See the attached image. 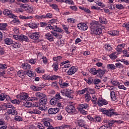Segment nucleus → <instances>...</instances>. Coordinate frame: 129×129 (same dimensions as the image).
<instances>
[{
  "mask_svg": "<svg viewBox=\"0 0 129 129\" xmlns=\"http://www.w3.org/2000/svg\"><path fill=\"white\" fill-rule=\"evenodd\" d=\"M35 95L36 97H38V98H40L41 99H42V98H44V97H46V95L44 94L43 93H36Z\"/></svg>",
  "mask_w": 129,
  "mask_h": 129,
  "instance_id": "obj_29",
  "label": "nucleus"
},
{
  "mask_svg": "<svg viewBox=\"0 0 129 129\" xmlns=\"http://www.w3.org/2000/svg\"><path fill=\"white\" fill-rule=\"evenodd\" d=\"M79 9L84 11L86 14H91V11L88 8H85L84 7H79Z\"/></svg>",
  "mask_w": 129,
  "mask_h": 129,
  "instance_id": "obj_27",
  "label": "nucleus"
},
{
  "mask_svg": "<svg viewBox=\"0 0 129 129\" xmlns=\"http://www.w3.org/2000/svg\"><path fill=\"white\" fill-rule=\"evenodd\" d=\"M11 102L14 103V104H20L21 101L18 99H16L11 101Z\"/></svg>",
  "mask_w": 129,
  "mask_h": 129,
  "instance_id": "obj_48",
  "label": "nucleus"
},
{
  "mask_svg": "<svg viewBox=\"0 0 129 129\" xmlns=\"http://www.w3.org/2000/svg\"><path fill=\"white\" fill-rule=\"evenodd\" d=\"M58 64L57 62H54L53 65L52 67L55 71V72H57L58 70H59V68H58Z\"/></svg>",
  "mask_w": 129,
  "mask_h": 129,
  "instance_id": "obj_37",
  "label": "nucleus"
},
{
  "mask_svg": "<svg viewBox=\"0 0 129 129\" xmlns=\"http://www.w3.org/2000/svg\"><path fill=\"white\" fill-rule=\"evenodd\" d=\"M105 47L106 50L107 51H111V50L112 49L111 48V46H110V45H109V44L105 45Z\"/></svg>",
  "mask_w": 129,
  "mask_h": 129,
  "instance_id": "obj_57",
  "label": "nucleus"
},
{
  "mask_svg": "<svg viewBox=\"0 0 129 129\" xmlns=\"http://www.w3.org/2000/svg\"><path fill=\"white\" fill-rule=\"evenodd\" d=\"M30 113L31 114H41V111L34 109L30 111Z\"/></svg>",
  "mask_w": 129,
  "mask_h": 129,
  "instance_id": "obj_33",
  "label": "nucleus"
},
{
  "mask_svg": "<svg viewBox=\"0 0 129 129\" xmlns=\"http://www.w3.org/2000/svg\"><path fill=\"white\" fill-rule=\"evenodd\" d=\"M8 111V112H9L10 114H12V115H17V114H18V111L16 110L15 107L14 108L12 107L11 109H9Z\"/></svg>",
  "mask_w": 129,
  "mask_h": 129,
  "instance_id": "obj_20",
  "label": "nucleus"
},
{
  "mask_svg": "<svg viewBox=\"0 0 129 129\" xmlns=\"http://www.w3.org/2000/svg\"><path fill=\"white\" fill-rule=\"evenodd\" d=\"M87 93H89V94H94L95 93V91L93 89L87 88Z\"/></svg>",
  "mask_w": 129,
  "mask_h": 129,
  "instance_id": "obj_36",
  "label": "nucleus"
},
{
  "mask_svg": "<svg viewBox=\"0 0 129 129\" xmlns=\"http://www.w3.org/2000/svg\"><path fill=\"white\" fill-rule=\"evenodd\" d=\"M7 64L0 63V69H3V70H5V69H7Z\"/></svg>",
  "mask_w": 129,
  "mask_h": 129,
  "instance_id": "obj_58",
  "label": "nucleus"
},
{
  "mask_svg": "<svg viewBox=\"0 0 129 129\" xmlns=\"http://www.w3.org/2000/svg\"><path fill=\"white\" fill-rule=\"evenodd\" d=\"M77 123L79 126L81 127H84V128L88 129V125L85 122L84 119H79L77 121Z\"/></svg>",
  "mask_w": 129,
  "mask_h": 129,
  "instance_id": "obj_6",
  "label": "nucleus"
},
{
  "mask_svg": "<svg viewBox=\"0 0 129 129\" xmlns=\"http://www.w3.org/2000/svg\"><path fill=\"white\" fill-rule=\"evenodd\" d=\"M99 21L101 24H105V19L103 17H100Z\"/></svg>",
  "mask_w": 129,
  "mask_h": 129,
  "instance_id": "obj_63",
  "label": "nucleus"
},
{
  "mask_svg": "<svg viewBox=\"0 0 129 129\" xmlns=\"http://www.w3.org/2000/svg\"><path fill=\"white\" fill-rule=\"evenodd\" d=\"M4 42L6 45H12L13 44V40L10 38H7L4 39Z\"/></svg>",
  "mask_w": 129,
  "mask_h": 129,
  "instance_id": "obj_26",
  "label": "nucleus"
},
{
  "mask_svg": "<svg viewBox=\"0 0 129 129\" xmlns=\"http://www.w3.org/2000/svg\"><path fill=\"white\" fill-rule=\"evenodd\" d=\"M5 99H6L7 101H11L10 96L6 95L4 93H2L0 94V101H4Z\"/></svg>",
  "mask_w": 129,
  "mask_h": 129,
  "instance_id": "obj_7",
  "label": "nucleus"
},
{
  "mask_svg": "<svg viewBox=\"0 0 129 129\" xmlns=\"http://www.w3.org/2000/svg\"><path fill=\"white\" fill-rule=\"evenodd\" d=\"M77 27L82 31H86L88 29V26L85 23H80L78 24Z\"/></svg>",
  "mask_w": 129,
  "mask_h": 129,
  "instance_id": "obj_9",
  "label": "nucleus"
},
{
  "mask_svg": "<svg viewBox=\"0 0 129 129\" xmlns=\"http://www.w3.org/2000/svg\"><path fill=\"white\" fill-rule=\"evenodd\" d=\"M58 79H61V77L54 75H52V76L49 77V79H49L50 80H56Z\"/></svg>",
  "mask_w": 129,
  "mask_h": 129,
  "instance_id": "obj_35",
  "label": "nucleus"
},
{
  "mask_svg": "<svg viewBox=\"0 0 129 129\" xmlns=\"http://www.w3.org/2000/svg\"><path fill=\"white\" fill-rule=\"evenodd\" d=\"M116 8L118 9V10H122V9H123V6L121 4H117Z\"/></svg>",
  "mask_w": 129,
  "mask_h": 129,
  "instance_id": "obj_56",
  "label": "nucleus"
},
{
  "mask_svg": "<svg viewBox=\"0 0 129 129\" xmlns=\"http://www.w3.org/2000/svg\"><path fill=\"white\" fill-rule=\"evenodd\" d=\"M3 14L5 16H8L9 18H11L12 19H17V16L13 14V12L9 9H5L3 11Z\"/></svg>",
  "mask_w": 129,
  "mask_h": 129,
  "instance_id": "obj_5",
  "label": "nucleus"
},
{
  "mask_svg": "<svg viewBox=\"0 0 129 129\" xmlns=\"http://www.w3.org/2000/svg\"><path fill=\"white\" fill-rule=\"evenodd\" d=\"M62 59V56H58L57 57H54L53 58V61H56L57 62L60 61Z\"/></svg>",
  "mask_w": 129,
  "mask_h": 129,
  "instance_id": "obj_50",
  "label": "nucleus"
},
{
  "mask_svg": "<svg viewBox=\"0 0 129 129\" xmlns=\"http://www.w3.org/2000/svg\"><path fill=\"white\" fill-rule=\"evenodd\" d=\"M66 110L69 113H74L76 110V109H75V107H74L73 105H68L66 107Z\"/></svg>",
  "mask_w": 129,
  "mask_h": 129,
  "instance_id": "obj_8",
  "label": "nucleus"
},
{
  "mask_svg": "<svg viewBox=\"0 0 129 129\" xmlns=\"http://www.w3.org/2000/svg\"><path fill=\"white\" fill-rule=\"evenodd\" d=\"M107 68L110 70H114L115 69V66L113 64H108L107 65Z\"/></svg>",
  "mask_w": 129,
  "mask_h": 129,
  "instance_id": "obj_41",
  "label": "nucleus"
},
{
  "mask_svg": "<svg viewBox=\"0 0 129 129\" xmlns=\"http://www.w3.org/2000/svg\"><path fill=\"white\" fill-rule=\"evenodd\" d=\"M23 9H24L25 12H27L28 14H31L33 13V11H34V8L33 7H28L27 5H23L21 6Z\"/></svg>",
  "mask_w": 129,
  "mask_h": 129,
  "instance_id": "obj_10",
  "label": "nucleus"
},
{
  "mask_svg": "<svg viewBox=\"0 0 129 129\" xmlns=\"http://www.w3.org/2000/svg\"><path fill=\"white\" fill-rule=\"evenodd\" d=\"M28 26L31 29H37L38 28V25L35 23V22L28 24Z\"/></svg>",
  "mask_w": 129,
  "mask_h": 129,
  "instance_id": "obj_31",
  "label": "nucleus"
},
{
  "mask_svg": "<svg viewBox=\"0 0 129 129\" xmlns=\"http://www.w3.org/2000/svg\"><path fill=\"white\" fill-rule=\"evenodd\" d=\"M54 31H56V32H58V33H62V32H63V30L56 26H54Z\"/></svg>",
  "mask_w": 129,
  "mask_h": 129,
  "instance_id": "obj_46",
  "label": "nucleus"
},
{
  "mask_svg": "<svg viewBox=\"0 0 129 129\" xmlns=\"http://www.w3.org/2000/svg\"><path fill=\"white\" fill-rule=\"evenodd\" d=\"M11 45L13 48H15V49H19V48L21 47V43L19 42H12Z\"/></svg>",
  "mask_w": 129,
  "mask_h": 129,
  "instance_id": "obj_25",
  "label": "nucleus"
},
{
  "mask_svg": "<svg viewBox=\"0 0 129 129\" xmlns=\"http://www.w3.org/2000/svg\"><path fill=\"white\" fill-rule=\"evenodd\" d=\"M100 129H110V126L107 125H102L100 127Z\"/></svg>",
  "mask_w": 129,
  "mask_h": 129,
  "instance_id": "obj_64",
  "label": "nucleus"
},
{
  "mask_svg": "<svg viewBox=\"0 0 129 129\" xmlns=\"http://www.w3.org/2000/svg\"><path fill=\"white\" fill-rule=\"evenodd\" d=\"M22 67L23 69H25V70H29V69H31V65L28 63H23Z\"/></svg>",
  "mask_w": 129,
  "mask_h": 129,
  "instance_id": "obj_30",
  "label": "nucleus"
},
{
  "mask_svg": "<svg viewBox=\"0 0 129 129\" xmlns=\"http://www.w3.org/2000/svg\"><path fill=\"white\" fill-rule=\"evenodd\" d=\"M77 71V68L75 67H72L70 68L69 70L67 72L68 75H73Z\"/></svg>",
  "mask_w": 129,
  "mask_h": 129,
  "instance_id": "obj_13",
  "label": "nucleus"
},
{
  "mask_svg": "<svg viewBox=\"0 0 129 129\" xmlns=\"http://www.w3.org/2000/svg\"><path fill=\"white\" fill-rule=\"evenodd\" d=\"M101 111L103 114H106L107 116L111 117L113 115H119V114L117 112H115V109L113 108H110L108 110L106 108H102Z\"/></svg>",
  "mask_w": 129,
  "mask_h": 129,
  "instance_id": "obj_2",
  "label": "nucleus"
},
{
  "mask_svg": "<svg viewBox=\"0 0 129 129\" xmlns=\"http://www.w3.org/2000/svg\"><path fill=\"white\" fill-rule=\"evenodd\" d=\"M60 99H62V97L60 95V93H57L55 94V97L50 100V103L51 105H56L59 102Z\"/></svg>",
  "mask_w": 129,
  "mask_h": 129,
  "instance_id": "obj_4",
  "label": "nucleus"
},
{
  "mask_svg": "<svg viewBox=\"0 0 129 129\" xmlns=\"http://www.w3.org/2000/svg\"><path fill=\"white\" fill-rule=\"evenodd\" d=\"M29 42V38L26 35H24L23 34L20 35V42Z\"/></svg>",
  "mask_w": 129,
  "mask_h": 129,
  "instance_id": "obj_22",
  "label": "nucleus"
},
{
  "mask_svg": "<svg viewBox=\"0 0 129 129\" xmlns=\"http://www.w3.org/2000/svg\"><path fill=\"white\" fill-rule=\"evenodd\" d=\"M40 87H36V91H39L40 90H42L46 85H40Z\"/></svg>",
  "mask_w": 129,
  "mask_h": 129,
  "instance_id": "obj_51",
  "label": "nucleus"
},
{
  "mask_svg": "<svg viewBox=\"0 0 129 129\" xmlns=\"http://www.w3.org/2000/svg\"><path fill=\"white\" fill-rule=\"evenodd\" d=\"M91 33L94 35H100L102 33V29L99 25V22L95 21L90 24Z\"/></svg>",
  "mask_w": 129,
  "mask_h": 129,
  "instance_id": "obj_1",
  "label": "nucleus"
},
{
  "mask_svg": "<svg viewBox=\"0 0 129 129\" xmlns=\"http://www.w3.org/2000/svg\"><path fill=\"white\" fill-rule=\"evenodd\" d=\"M28 37L32 40H38L40 38V34H38V33H34L28 34Z\"/></svg>",
  "mask_w": 129,
  "mask_h": 129,
  "instance_id": "obj_11",
  "label": "nucleus"
},
{
  "mask_svg": "<svg viewBox=\"0 0 129 129\" xmlns=\"http://www.w3.org/2000/svg\"><path fill=\"white\" fill-rule=\"evenodd\" d=\"M46 39H47L49 42H53L54 41V37L53 35L50 33H46L45 35Z\"/></svg>",
  "mask_w": 129,
  "mask_h": 129,
  "instance_id": "obj_18",
  "label": "nucleus"
},
{
  "mask_svg": "<svg viewBox=\"0 0 129 129\" xmlns=\"http://www.w3.org/2000/svg\"><path fill=\"white\" fill-rule=\"evenodd\" d=\"M89 106L87 103L79 104L78 106V109L79 110L82 114H87V111L84 110V109H88Z\"/></svg>",
  "mask_w": 129,
  "mask_h": 129,
  "instance_id": "obj_3",
  "label": "nucleus"
},
{
  "mask_svg": "<svg viewBox=\"0 0 129 129\" xmlns=\"http://www.w3.org/2000/svg\"><path fill=\"white\" fill-rule=\"evenodd\" d=\"M68 22L71 24H74V23H75V19L73 18H68Z\"/></svg>",
  "mask_w": 129,
  "mask_h": 129,
  "instance_id": "obj_59",
  "label": "nucleus"
},
{
  "mask_svg": "<svg viewBox=\"0 0 129 129\" xmlns=\"http://www.w3.org/2000/svg\"><path fill=\"white\" fill-rule=\"evenodd\" d=\"M73 91L72 90H67V93L66 96L68 97V98H70V99H73Z\"/></svg>",
  "mask_w": 129,
  "mask_h": 129,
  "instance_id": "obj_17",
  "label": "nucleus"
},
{
  "mask_svg": "<svg viewBox=\"0 0 129 129\" xmlns=\"http://www.w3.org/2000/svg\"><path fill=\"white\" fill-rule=\"evenodd\" d=\"M98 104L99 106H102V105H106L107 104V101L103 99H99L98 101Z\"/></svg>",
  "mask_w": 129,
  "mask_h": 129,
  "instance_id": "obj_16",
  "label": "nucleus"
},
{
  "mask_svg": "<svg viewBox=\"0 0 129 129\" xmlns=\"http://www.w3.org/2000/svg\"><path fill=\"white\" fill-rule=\"evenodd\" d=\"M8 27V24L7 23H1L0 24V30H6Z\"/></svg>",
  "mask_w": 129,
  "mask_h": 129,
  "instance_id": "obj_38",
  "label": "nucleus"
},
{
  "mask_svg": "<svg viewBox=\"0 0 129 129\" xmlns=\"http://www.w3.org/2000/svg\"><path fill=\"white\" fill-rule=\"evenodd\" d=\"M24 73H26V75L29 76V77H34L36 76V74L35 73H33V72L30 71V70L24 71Z\"/></svg>",
  "mask_w": 129,
  "mask_h": 129,
  "instance_id": "obj_21",
  "label": "nucleus"
},
{
  "mask_svg": "<svg viewBox=\"0 0 129 129\" xmlns=\"http://www.w3.org/2000/svg\"><path fill=\"white\" fill-rule=\"evenodd\" d=\"M44 121L43 122V123H44L45 126H46V127H48V126H49V125H51L50 123V122H49L50 120H51V119H50V118H48V119L44 118Z\"/></svg>",
  "mask_w": 129,
  "mask_h": 129,
  "instance_id": "obj_28",
  "label": "nucleus"
},
{
  "mask_svg": "<svg viewBox=\"0 0 129 129\" xmlns=\"http://www.w3.org/2000/svg\"><path fill=\"white\" fill-rule=\"evenodd\" d=\"M69 86V84L67 83L63 82L62 85L61 86V88H66V87H68Z\"/></svg>",
  "mask_w": 129,
  "mask_h": 129,
  "instance_id": "obj_60",
  "label": "nucleus"
},
{
  "mask_svg": "<svg viewBox=\"0 0 129 129\" xmlns=\"http://www.w3.org/2000/svg\"><path fill=\"white\" fill-rule=\"evenodd\" d=\"M15 108V106H13V105H12V104L11 103H4L3 105V109L5 110V109H8V108H10L9 109H10L11 108Z\"/></svg>",
  "mask_w": 129,
  "mask_h": 129,
  "instance_id": "obj_15",
  "label": "nucleus"
},
{
  "mask_svg": "<svg viewBox=\"0 0 129 129\" xmlns=\"http://www.w3.org/2000/svg\"><path fill=\"white\" fill-rule=\"evenodd\" d=\"M15 120H16V121H22L23 118L20 116H16L15 117Z\"/></svg>",
  "mask_w": 129,
  "mask_h": 129,
  "instance_id": "obj_49",
  "label": "nucleus"
},
{
  "mask_svg": "<svg viewBox=\"0 0 129 129\" xmlns=\"http://www.w3.org/2000/svg\"><path fill=\"white\" fill-rule=\"evenodd\" d=\"M40 103L41 105L47 104V98L44 97L40 100Z\"/></svg>",
  "mask_w": 129,
  "mask_h": 129,
  "instance_id": "obj_34",
  "label": "nucleus"
},
{
  "mask_svg": "<svg viewBox=\"0 0 129 129\" xmlns=\"http://www.w3.org/2000/svg\"><path fill=\"white\" fill-rule=\"evenodd\" d=\"M100 82V79H94V82H93V84H95L96 85L98 84Z\"/></svg>",
  "mask_w": 129,
  "mask_h": 129,
  "instance_id": "obj_62",
  "label": "nucleus"
},
{
  "mask_svg": "<svg viewBox=\"0 0 129 129\" xmlns=\"http://www.w3.org/2000/svg\"><path fill=\"white\" fill-rule=\"evenodd\" d=\"M85 92H87V88H85V89L79 91V93H80V94H84Z\"/></svg>",
  "mask_w": 129,
  "mask_h": 129,
  "instance_id": "obj_55",
  "label": "nucleus"
},
{
  "mask_svg": "<svg viewBox=\"0 0 129 129\" xmlns=\"http://www.w3.org/2000/svg\"><path fill=\"white\" fill-rule=\"evenodd\" d=\"M59 111L58 108H51L48 110V114H56Z\"/></svg>",
  "mask_w": 129,
  "mask_h": 129,
  "instance_id": "obj_12",
  "label": "nucleus"
},
{
  "mask_svg": "<svg viewBox=\"0 0 129 129\" xmlns=\"http://www.w3.org/2000/svg\"><path fill=\"white\" fill-rule=\"evenodd\" d=\"M85 98L87 102H89V101L90 100V99H91V97H90V94H89V93H86V94H85Z\"/></svg>",
  "mask_w": 129,
  "mask_h": 129,
  "instance_id": "obj_40",
  "label": "nucleus"
},
{
  "mask_svg": "<svg viewBox=\"0 0 129 129\" xmlns=\"http://www.w3.org/2000/svg\"><path fill=\"white\" fill-rule=\"evenodd\" d=\"M94 78L90 77L88 78L87 79H84V80L89 84V85H91V84H93Z\"/></svg>",
  "mask_w": 129,
  "mask_h": 129,
  "instance_id": "obj_19",
  "label": "nucleus"
},
{
  "mask_svg": "<svg viewBox=\"0 0 129 129\" xmlns=\"http://www.w3.org/2000/svg\"><path fill=\"white\" fill-rule=\"evenodd\" d=\"M69 127V125H62L61 126H59V127H55L53 128V129H64L65 128H68Z\"/></svg>",
  "mask_w": 129,
  "mask_h": 129,
  "instance_id": "obj_43",
  "label": "nucleus"
},
{
  "mask_svg": "<svg viewBox=\"0 0 129 129\" xmlns=\"http://www.w3.org/2000/svg\"><path fill=\"white\" fill-rule=\"evenodd\" d=\"M10 115H11V114L10 112H9V111L8 110V111L6 112L4 114L5 119H6V120H10Z\"/></svg>",
  "mask_w": 129,
  "mask_h": 129,
  "instance_id": "obj_42",
  "label": "nucleus"
},
{
  "mask_svg": "<svg viewBox=\"0 0 129 129\" xmlns=\"http://www.w3.org/2000/svg\"><path fill=\"white\" fill-rule=\"evenodd\" d=\"M106 71V70H105L104 71H102L100 69H99L97 72L98 76H99V77L100 78L103 77V75H104V74H105Z\"/></svg>",
  "mask_w": 129,
  "mask_h": 129,
  "instance_id": "obj_23",
  "label": "nucleus"
},
{
  "mask_svg": "<svg viewBox=\"0 0 129 129\" xmlns=\"http://www.w3.org/2000/svg\"><path fill=\"white\" fill-rule=\"evenodd\" d=\"M110 97L112 100L114 101L116 100V96H115V92H114V91H112L110 92Z\"/></svg>",
  "mask_w": 129,
  "mask_h": 129,
  "instance_id": "obj_32",
  "label": "nucleus"
},
{
  "mask_svg": "<svg viewBox=\"0 0 129 129\" xmlns=\"http://www.w3.org/2000/svg\"><path fill=\"white\" fill-rule=\"evenodd\" d=\"M22 105L25 106V107H31L32 106V102H30L29 100L25 101Z\"/></svg>",
  "mask_w": 129,
  "mask_h": 129,
  "instance_id": "obj_24",
  "label": "nucleus"
},
{
  "mask_svg": "<svg viewBox=\"0 0 129 129\" xmlns=\"http://www.w3.org/2000/svg\"><path fill=\"white\" fill-rule=\"evenodd\" d=\"M116 54H117V52H114L112 53H111L109 55L110 58H111V59H112L113 60H114V59H116V58H117V56L116 55Z\"/></svg>",
  "mask_w": 129,
  "mask_h": 129,
  "instance_id": "obj_39",
  "label": "nucleus"
},
{
  "mask_svg": "<svg viewBox=\"0 0 129 129\" xmlns=\"http://www.w3.org/2000/svg\"><path fill=\"white\" fill-rule=\"evenodd\" d=\"M115 122V120H108V125H109V126H112V125Z\"/></svg>",
  "mask_w": 129,
  "mask_h": 129,
  "instance_id": "obj_52",
  "label": "nucleus"
},
{
  "mask_svg": "<svg viewBox=\"0 0 129 129\" xmlns=\"http://www.w3.org/2000/svg\"><path fill=\"white\" fill-rule=\"evenodd\" d=\"M92 102L94 103V104L96 103V100H97V98H96V96L94 95L92 97Z\"/></svg>",
  "mask_w": 129,
  "mask_h": 129,
  "instance_id": "obj_61",
  "label": "nucleus"
},
{
  "mask_svg": "<svg viewBox=\"0 0 129 129\" xmlns=\"http://www.w3.org/2000/svg\"><path fill=\"white\" fill-rule=\"evenodd\" d=\"M52 87H54L55 89H59V86H58V84L57 82H53L51 84Z\"/></svg>",
  "mask_w": 129,
  "mask_h": 129,
  "instance_id": "obj_44",
  "label": "nucleus"
},
{
  "mask_svg": "<svg viewBox=\"0 0 129 129\" xmlns=\"http://www.w3.org/2000/svg\"><path fill=\"white\" fill-rule=\"evenodd\" d=\"M41 59H42L44 64H46L47 63H48V59L47 57H46V56H43Z\"/></svg>",
  "mask_w": 129,
  "mask_h": 129,
  "instance_id": "obj_54",
  "label": "nucleus"
},
{
  "mask_svg": "<svg viewBox=\"0 0 129 129\" xmlns=\"http://www.w3.org/2000/svg\"><path fill=\"white\" fill-rule=\"evenodd\" d=\"M90 71L93 75H96L97 74L98 70H96L95 68H91Z\"/></svg>",
  "mask_w": 129,
  "mask_h": 129,
  "instance_id": "obj_45",
  "label": "nucleus"
},
{
  "mask_svg": "<svg viewBox=\"0 0 129 129\" xmlns=\"http://www.w3.org/2000/svg\"><path fill=\"white\" fill-rule=\"evenodd\" d=\"M25 72H22V71H19L18 72V76L19 77H23V76H25Z\"/></svg>",
  "mask_w": 129,
  "mask_h": 129,
  "instance_id": "obj_47",
  "label": "nucleus"
},
{
  "mask_svg": "<svg viewBox=\"0 0 129 129\" xmlns=\"http://www.w3.org/2000/svg\"><path fill=\"white\" fill-rule=\"evenodd\" d=\"M62 27L63 29L64 30V31H66V33H67V34H70V32L68 31V28L66 27V25H62Z\"/></svg>",
  "mask_w": 129,
  "mask_h": 129,
  "instance_id": "obj_53",
  "label": "nucleus"
},
{
  "mask_svg": "<svg viewBox=\"0 0 129 129\" xmlns=\"http://www.w3.org/2000/svg\"><path fill=\"white\" fill-rule=\"evenodd\" d=\"M28 97H29V96L27 94H24L23 95H17V98H19V99L21 100H27L28 99Z\"/></svg>",
  "mask_w": 129,
  "mask_h": 129,
  "instance_id": "obj_14",
  "label": "nucleus"
}]
</instances>
